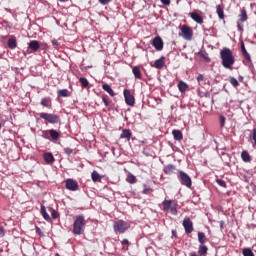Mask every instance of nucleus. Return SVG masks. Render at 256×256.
<instances>
[{
	"mask_svg": "<svg viewBox=\"0 0 256 256\" xmlns=\"http://www.w3.org/2000/svg\"><path fill=\"white\" fill-rule=\"evenodd\" d=\"M40 212H41V215L43 216L45 221H47V222L51 221V218H50L49 214H47V212H46L45 206H41Z\"/></svg>",
	"mask_w": 256,
	"mask_h": 256,
	"instance_id": "nucleus-29",
	"label": "nucleus"
},
{
	"mask_svg": "<svg viewBox=\"0 0 256 256\" xmlns=\"http://www.w3.org/2000/svg\"><path fill=\"white\" fill-rule=\"evenodd\" d=\"M183 227L185 229L186 234H191L194 231L193 222L186 216L183 220Z\"/></svg>",
	"mask_w": 256,
	"mask_h": 256,
	"instance_id": "nucleus-11",
	"label": "nucleus"
},
{
	"mask_svg": "<svg viewBox=\"0 0 256 256\" xmlns=\"http://www.w3.org/2000/svg\"><path fill=\"white\" fill-rule=\"evenodd\" d=\"M172 235H173L174 238H177V237H178L176 230H172Z\"/></svg>",
	"mask_w": 256,
	"mask_h": 256,
	"instance_id": "nucleus-53",
	"label": "nucleus"
},
{
	"mask_svg": "<svg viewBox=\"0 0 256 256\" xmlns=\"http://www.w3.org/2000/svg\"><path fill=\"white\" fill-rule=\"evenodd\" d=\"M197 81L199 83L203 82L204 81V75L200 74L198 77H197Z\"/></svg>",
	"mask_w": 256,
	"mask_h": 256,
	"instance_id": "nucleus-50",
	"label": "nucleus"
},
{
	"mask_svg": "<svg viewBox=\"0 0 256 256\" xmlns=\"http://www.w3.org/2000/svg\"><path fill=\"white\" fill-rule=\"evenodd\" d=\"M113 228L116 234H124L129 229V224L124 222V220H116Z\"/></svg>",
	"mask_w": 256,
	"mask_h": 256,
	"instance_id": "nucleus-6",
	"label": "nucleus"
},
{
	"mask_svg": "<svg viewBox=\"0 0 256 256\" xmlns=\"http://www.w3.org/2000/svg\"><path fill=\"white\" fill-rule=\"evenodd\" d=\"M39 117L47 121L49 124H61L60 116L54 113L41 112L39 113Z\"/></svg>",
	"mask_w": 256,
	"mask_h": 256,
	"instance_id": "nucleus-4",
	"label": "nucleus"
},
{
	"mask_svg": "<svg viewBox=\"0 0 256 256\" xmlns=\"http://www.w3.org/2000/svg\"><path fill=\"white\" fill-rule=\"evenodd\" d=\"M154 191L153 188L147 186V184H143V194L149 195Z\"/></svg>",
	"mask_w": 256,
	"mask_h": 256,
	"instance_id": "nucleus-36",
	"label": "nucleus"
},
{
	"mask_svg": "<svg viewBox=\"0 0 256 256\" xmlns=\"http://www.w3.org/2000/svg\"><path fill=\"white\" fill-rule=\"evenodd\" d=\"M164 64H165L164 57H162L155 61L153 67L160 70L163 68Z\"/></svg>",
	"mask_w": 256,
	"mask_h": 256,
	"instance_id": "nucleus-24",
	"label": "nucleus"
},
{
	"mask_svg": "<svg viewBox=\"0 0 256 256\" xmlns=\"http://www.w3.org/2000/svg\"><path fill=\"white\" fill-rule=\"evenodd\" d=\"M102 88L105 92H107L111 97L115 96V92L113 91V89L111 88V86L107 83L102 85Z\"/></svg>",
	"mask_w": 256,
	"mask_h": 256,
	"instance_id": "nucleus-23",
	"label": "nucleus"
},
{
	"mask_svg": "<svg viewBox=\"0 0 256 256\" xmlns=\"http://www.w3.org/2000/svg\"><path fill=\"white\" fill-rule=\"evenodd\" d=\"M252 139L254 141L253 147L256 149V128L253 129Z\"/></svg>",
	"mask_w": 256,
	"mask_h": 256,
	"instance_id": "nucleus-41",
	"label": "nucleus"
},
{
	"mask_svg": "<svg viewBox=\"0 0 256 256\" xmlns=\"http://www.w3.org/2000/svg\"><path fill=\"white\" fill-rule=\"evenodd\" d=\"M242 55H243V57L245 58L246 61H248L250 63L252 62L251 56L248 53V51L243 52Z\"/></svg>",
	"mask_w": 256,
	"mask_h": 256,
	"instance_id": "nucleus-39",
	"label": "nucleus"
},
{
	"mask_svg": "<svg viewBox=\"0 0 256 256\" xmlns=\"http://www.w3.org/2000/svg\"><path fill=\"white\" fill-rule=\"evenodd\" d=\"M188 85L184 82V81H180L178 84V89L181 93H185V91L187 90Z\"/></svg>",
	"mask_w": 256,
	"mask_h": 256,
	"instance_id": "nucleus-33",
	"label": "nucleus"
},
{
	"mask_svg": "<svg viewBox=\"0 0 256 256\" xmlns=\"http://www.w3.org/2000/svg\"><path fill=\"white\" fill-rule=\"evenodd\" d=\"M190 256H198V254H196V252H191Z\"/></svg>",
	"mask_w": 256,
	"mask_h": 256,
	"instance_id": "nucleus-54",
	"label": "nucleus"
},
{
	"mask_svg": "<svg viewBox=\"0 0 256 256\" xmlns=\"http://www.w3.org/2000/svg\"><path fill=\"white\" fill-rule=\"evenodd\" d=\"M85 225H86V222H85L84 216H77L73 224V233L75 235L83 234Z\"/></svg>",
	"mask_w": 256,
	"mask_h": 256,
	"instance_id": "nucleus-3",
	"label": "nucleus"
},
{
	"mask_svg": "<svg viewBox=\"0 0 256 256\" xmlns=\"http://www.w3.org/2000/svg\"><path fill=\"white\" fill-rule=\"evenodd\" d=\"M241 50H242V54L245 53V52H247L246 47H245V44H244L243 41L241 42Z\"/></svg>",
	"mask_w": 256,
	"mask_h": 256,
	"instance_id": "nucleus-49",
	"label": "nucleus"
},
{
	"mask_svg": "<svg viewBox=\"0 0 256 256\" xmlns=\"http://www.w3.org/2000/svg\"><path fill=\"white\" fill-rule=\"evenodd\" d=\"M176 170V166L174 164H168L164 167V173L167 175H171Z\"/></svg>",
	"mask_w": 256,
	"mask_h": 256,
	"instance_id": "nucleus-22",
	"label": "nucleus"
},
{
	"mask_svg": "<svg viewBox=\"0 0 256 256\" xmlns=\"http://www.w3.org/2000/svg\"><path fill=\"white\" fill-rule=\"evenodd\" d=\"M55 256H59V254H55Z\"/></svg>",
	"mask_w": 256,
	"mask_h": 256,
	"instance_id": "nucleus-57",
	"label": "nucleus"
},
{
	"mask_svg": "<svg viewBox=\"0 0 256 256\" xmlns=\"http://www.w3.org/2000/svg\"><path fill=\"white\" fill-rule=\"evenodd\" d=\"M163 205V211L165 213H168L170 211V213L173 216H177L178 215V202L177 200H171V199H164L162 202Z\"/></svg>",
	"mask_w": 256,
	"mask_h": 256,
	"instance_id": "nucleus-2",
	"label": "nucleus"
},
{
	"mask_svg": "<svg viewBox=\"0 0 256 256\" xmlns=\"http://www.w3.org/2000/svg\"><path fill=\"white\" fill-rule=\"evenodd\" d=\"M79 82H80L81 87H82L83 89H86V88L88 87V85H89V81H88L87 78H85V77H80V78H79Z\"/></svg>",
	"mask_w": 256,
	"mask_h": 256,
	"instance_id": "nucleus-34",
	"label": "nucleus"
},
{
	"mask_svg": "<svg viewBox=\"0 0 256 256\" xmlns=\"http://www.w3.org/2000/svg\"><path fill=\"white\" fill-rule=\"evenodd\" d=\"M58 97L59 98H67V97H69L68 89H60V90H58Z\"/></svg>",
	"mask_w": 256,
	"mask_h": 256,
	"instance_id": "nucleus-31",
	"label": "nucleus"
},
{
	"mask_svg": "<svg viewBox=\"0 0 256 256\" xmlns=\"http://www.w3.org/2000/svg\"><path fill=\"white\" fill-rule=\"evenodd\" d=\"M207 252H208L207 246H205V244H200V246L198 248V254L200 256H206Z\"/></svg>",
	"mask_w": 256,
	"mask_h": 256,
	"instance_id": "nucleus-25",
	"label": "nucleus"
},
{
	"mask_svg": "<svg viewBox=\"0 0 256 256\" xmlns=\"http://www.w3.org/2000/svg\"><path fill=\"white\" fill-rule=\"evenodd\" d=\"M7 46L11 50H14L17 47V40L15 36H11V38L8 39Z\"/></svg>",
	"mask_w": 256,
	"mask_h": 256,
	"instance_id": "nucleus-18",
	"label": "nucleus"
},
{
	"mask_svg": "<svg viewBox=\"0 0 256 256\" xmlns=\"http://www.w3.org/2000/svg\"><path fill=\"white\" fill-rule=\"evenodd\" d=\"M132 137V132L130 129H123L121 135H120V139H127L128 141H130Z\"/></svg>",
	"mask_w": 256,
	"mask_h": 256,
	"instance_id": "nucleus-19",
	"label": "nucleus"
},
{
	"mask_svg": "<svg viewBox=\"0 0 256 256\" xmlns=\"http://www.w3.org/2000/svg\"><path fill=\"white\" fill-rule=\"evenodd\" d=\"M244 256H255L254 252H252L251 248H244L243 250Z\"/></svg>",
	"mask_w": 256,
	"mask_h": 256,
	"instance_id": "nucleus-37",
	"label": "nucleus"
},
{
	"mask_svg": "<svg viewBox=\"0 0 256 256\" xmlns=\"http://www.w3.org/2000/svg\"><path fill=\"white\" fill-rule=\"evenodd\" d=\"M241 156H242V159L244 162L246 163H250L251 162V156L250 154L248 153V151L244 150L242 153H241Z\"/></svg>",
	"mask_w": 256,
	"mask_h": 256,
	"instance_id": "nucleus-30",
	"label": "nucleus"
},
{
	"mask_svg": "<svg viewBox=\"0 0 256 256\" xmlns=\"http://www.w3.org/2000/svg\"><path fill=\"white\" fill-rule=\"evenodd\" d=\"M132 73L135 76V79L142 80V73L139 66H134L132 69Z\"/></svg>",
	"mask_w": 256,
	"mask_h": 256,
	"instance_id": "nucleus-20",
	"label": "nucleus"
},
{
	"mask_svg": "<svg viewBox=\"0 0 256 256\" xmlns=\"http://www.w3.org/2000/svg\"><path fill=\"white\" fill-rule=\"evenodd\" d=\"M101 98H102V101H103L105 107L108 108L110 106V104L112 103L109 96L107 94H102Z\"/></svg>",
	"mask_w": 256,
	"mask_h": 256,
	"instance_id": "nucleus-27",
	"label": "nucleus"
},
{
	"mask_svg": "<svg viewBox=\"0 0 256 256\" xmlns=\"http://www.w3.org/2000/svg\"><path fill=\"white\" fill-rule=\"evenodd\" d=\"M121 244H122L123 246H129V245H130V242H129V240H127V238H124V240H122Z\"/></svg>",
	"mask_w": 256,
	"mask_h": 256,
	"instance_id": "nucleus-47",
	"label": "nucleus"
},
{
	"mask_svg": "<svg viewBox=\"0 0 256 256\" xmlns=\"http://www.w3.org/2000/svg\"><path fill=\"white\" fill-rule=\"evenodd\" d=\"M172 134L174 136V140H176V141H182L183 140V133L180 130L174 129L172 131Z\"/></svg>",
	"mask_w": 256,
	"mask_h": 256,
	"instance_id": "nucleus-21",
	"label": "nucleus"
},
{
	"mask_svg": "<svg viewBox=\"0 0 256 256\" xmlns=\"http://www.w3.org/2000/svg\"><path fill=\"white\" fill-rule=\"evenodd\" d=\"M43 159L45 160L46 164H53V162L55 161L54 156L51 152L44 153Z\"/></svg>",
	"mask_w": 256,
	"mask_h": 256,
	"instance_id": "nucleus-17",
	"label": "nucleus"
},
{
	"mask_svg": "<svg viewBox=\"0 0 256 256\" xmlns=\"http://www.w3.org/2000/svg\"><path fill=\"white\" fill-rule=\"evenodd\" d=\"M42 137L52 142H56L60 138V132L55 129H48L43 131Z\"/></svg>",
	"mask_w": 256,
	"mask_h": 256,
	"instance_id": "nucleus-7",
	"label": "nucleus"
},
{
	"mask_svg": "<svg viewBox=\"0 0 256 256\" xmlns=\"http://www.w3.org/2000/svg\"><path fill=\"white\" fill-rule=\"evenodd\" d=\"M40 104L44 107V108H48L51 109L52 108V101L50 97H43L41 99Z\"/></svg>",
	"mask_w": 256,
	"mask_h": 256,
	"instance_id": "nucleus-16",
	"label": "nucleus"
},
{
	"mask_svg": "<svg viewBox=\"0 0 256 256\" xmlns=\"http://www.w3.org/2000/svg\"><path fill=\"white\" fill-rule=\"evenodd\" d=\"M91 177L93 182H98L102 178L101 175L96 170L92 172Z\"/></svg>",
	"mask_w": 256,
	"mask_h": 256,
	"instance_id": "nucleus-35",
	"label": "nucleus"
},
{
	"mask_svg": "<svg viewBox=\"0 0 256 256\" xmlns=\"http://www.w3.org/2000/svg\"><path fill=\"white\" fill-rule=\"evenodd\" d=\"M247 20H248L247 11L245 8H243L241 10V14L239 15V20L237 21V28L239 32L242 33L244 31L243 23L246 22Z\"/></svg>",
	"mask_w": 256,
	"mask_h": 256,
	"instance_id": "nucleus-9",
	"label": "nucleus"
},
{
	"mask_svg": "<svg viewBox=\"0 0 256 256\" xmlns=\"http://www.w3.org/2000/svg\"><path fill=\"white\" fill-rule=\"evenodd\" d=\"M69 0H59V2H62V3H64V2H68Z\"/></svg>",
	"mask_w": 256,
	"mask_h": 256,
	"instance_id": "nucleus-55",
	"label": "nucleus"
},
{
	"mask_svg": "<svg viewBox=\"0 0 256 256\" xmlns=\"http://www.w3.org/2000/svg\"><path fill=\"white\" fill-rule=\"evenodd\" d=\"M59 216L58 212H56V210H53V208H51V217L55 220L57 219Z\"/></svg>",
	"mask_w": 256,
	"mask_h": 256,
	"instance_id": "nucleus-43",
	"label": "nucleus"
},
{
	"mask_svg": "<svg viewBox=\"0 0 256 256\" xmlns=\"http://www.w3.org/2000/svg\"><path fill=\"white\" fill-rule=\"evenodd\" d=\"M230 84L235 88L239 86V82L235 77H230Z\"/></svg>",
	"mask_w": 256,
	"mask_h": 256,
	"instance_id": "nucleus-38",
	"label": "nucleus"
},
{
	"mask_svg": "<svg viewBox=\"0 0 256 256\" xmlns=\"http://www.w3.org/2000/svg\"><path fill=\"white\" fill-rule=\"evenodd\" d=\"M40 48V43L39 41L37 40H31L29 43H28V48H27V52L28 54H31V53H35L39 50Z\"/></svg>",
	"mask_w": 256,
	"mask_h": 256,
	"instance_id": "nucleus-12",
	"label": "nucleus"
},
{
	"mask_svg": "<svg viewBox=\"0 0 256 256\" xmlns=\"http://www.w3.org/2000/svg\"><path fill=\"white\" fill-rule=\"evenodd\" d=\"M220 58L222 66L225 69L233 70V65L235 64L236 59L230 48L224 47L220 52Z\"/></svg>",
	"mask_w": 256,
	"mask_h": 256,
	"instance_id": "nucleus-1",
	"label": "nucleus"
},
{
	"mask_svg": "<svg viewBox=\"0 0 256 256\" xmlns=\"http://www.w3.org/2000/svg\"><path fill=\"white\" fill-rule=\"evenodd\" d=\"M217 14H218L220 20H224V18H225L224 7L220 4L217 5Z\"/></svg>",
	"mask_w": 256,
	"mask_h": 256,
	"instance_id": "nucleus-26",
	"label": "nucleus"
},
{
	"mask_svg": "<svg viewBox=\"0 0 256 256\" xmlns=\"http://www.w3.org/2000/svg\"><path fill=\"white\" fill-rule=\"evenodd\" d=\"M1 127H2V126H1V123H0V130H1Z\"/></svg>",
	"mask_w": 256,
	"mask_h": 256,
	"instance_id": "nucleus-56",
	"label": "nucleus"
},
{
	"mask_svg": "<svg viewBox=\"0 0 256 256\" xmlns=\"http://www.w3.org/2000/svg\"><path fill=\"white\" fill-rule=\"evenodd\" d=\"M164 6H170L171 1L170 0H160Z\"/></svg>",
	"mask_w": 256,
	"mask_h": 256,
	"instance_id": "nucleus-48",
	"label": "nucleus"
},
{
	"mask_svg": "<svg viewBox=\"0 0 256 256\" xmlns=\"http://www.w3.org/2000/svg\"><path fill=\"white\" fill-rule=\"evenodd\" d=\"M178 179H179V181L181 182V184L183 186H186L187 188H191L192 187V179L184 171H182V170L179 171Z\"/></svg>",
	"mask_w": 256,
	"mask_h": 256,
	"instance_id": "nucleus-8",
	"label": "nucleus"
},
{
	"mask_svg": "<svg viewBox=\"0 0 256 256\" xmlns=\"http://www.w3.org/2000/svg\"><path fill=\"white\" fill-rule=\"evenodd\" d=\"M198 241L201 245H205V243L208 241L204 232H198Z\"/></svg>",
	"mask_w": 256,
	"mask_h": 256,
	"instance_id": "nucleus-28",
	"label": "nucleus"
},
{
	"mask_svg": "<svg viewBox=\"0 0 256 256\" xmlns=\"http://www.w3.org/2000/svg\"><path fill=\"white\" fill-rule=\"evenodd\" d=\"M152 46H153L157 51H162V50H163L164 43H163V40L161 39L160 36H156V37L153 39Z\"/></svg>",
	"mask_w": 256,
	"mask_h": 256,
	"instance_id": "nucleus-14",
	"label": "nucleus"
},
{
	"mask_svg": "<svg viewBox=\"0 0 256 256\" xmlns=\"http://www.w3.org/2000/svg\"><path fill=\"white\" fill-rule=\"evenodd\" d=\"M36 233L38 234V235H42V230H40L38 227L36 228Z\"/></svg>",
	"mask_w": 256,
	"mask_h": 256,
	"instance_id": "nucleus-52",
	"label": "nucleus"
},
{
	"mask_svg": "<svg viewBox=\"0 0 256 256\" xmlns=\"http://www.w3.org/2000/svg\"><path fill=\"white\" fill-rule=\"evenodd\" d=\"M126 181L129 184H135L137 179H136L135 175H133L131 172H129L128 175H127Z\"/></svg>",
	"mask_w": 256,
	"mask_h": 256,
	"instance_id": "nucleus-32",
	"label": "nucleus"
},
{
	"mask_svg": "<svg viewBox=\"0 0 256 256\" xmlns=\"http://www.w3.org/2000/svg\"><path fill=\"white\" fill-rule=\"evenodd\" d=\"M179 36L186 41H191L193 38V29L188 25H182L180 28Z\"/></svg>",
	"mask_w": 256,
	"mask_h": 256,
	"instance_id": "nucleus-5",
	"label": "nucleus"
},
{
	"mask_svg": "<svg viewBox=\"0 0 256 256\" xmlns=\"http://www.w3.org/2000/svg\"><path fill=\"white\" fill-rule=\"evenodd\" d=\"M111 2H112V0H99V3H100L101 5H103V6L108 5V4L111 3Z\"/></svg>",
	"mask_w": 256,
	"mask_h": 256,
	"instance_id": "nucleus-45",
	"label": "nucleus"
},
{
	"mask_svg": "<svg viewBox=\"0 0 256 256\" xmlns=\"http://www.w3.org/2000/svg\"><path fill=\"white\" fill-rule=\"evenodd\" d=\"M52 45H53L54 47H58V46H59V42H58L56 39H53V40H52Z\"/></svg>",
	"mask_w": 256,
	"mask_h": 256,
	"instance_id": "nucleus-51",
	"label": "nucleus"
},
{
	"mask_svg": "<svg viewBox=\"0 0 256 256\" xmlns=\"http://www.w3.org/2000/svg\"><path fill=\"white\" fill-rule=\"evenodd\" d=\"M124 97H125V103L130 106L133 107L135 104V98L134 96L130 93V90L128 89H124L123 91Z\"/></svg>",
	"mask_w": 256,
	"mask_h": 256,
	"instance_id": "nucleus-10",
	"label": "nucleus"
},
{
	"mask_svg": "<svg viewBox=\"0 0 256 256\" xmlns=\"http://www.w3.org/2000/svg\"><path fill=\"white\" fill-rule=\"evenodd\" d=\"M0 236H5V228L3 227V224H0Z\"/></svg>",
	"mask_w": 256,
	"mask_h": 256,
	"instance_id": "nucleus-46",
	"label": "nucleus"
},
{
	"mask_svg": "<svg viewBox=\"0 0 256 256\" xmlns=\"http://www.w3.org/2000/svg\"><path fill=\"white\" fill-rule=\"evenodd\" d=\"M190 17L197 24H199V25L203 24V17L200 14H198L197 12H195V11L191 12Z\"/></svg>",
	"mask_w": 256,
	"mask_h": 256,
	"instance_id": "nucleus-15",
	"label": "nucleus"
},
{
	"mask_svg": "<svg viewBox=\"0 0 256 256\" xmlns=\"http://www.w3.org/2000/svg\"><path fill=\"white\" fill-rule=\"evenodd\" d=\"M216 181H217V184H218L219 186H221V187H223V188H226V187H227L225 180H223V179H217Z\"/></svg>",
	"mask_w": 256,
	"mask_h": 256,
	"instance_id": "nucleus-40",
	"label": "nucleus"
},
{
	"mask_svg": "<svg viewBox=\"0 0 256 256\" xmlns=\"http://www.w3.org/2000/svg\"><path fill=\"white\" fill-rule=\"evenodd\" d=\"M64 152H65L66 155L69 156V155H71L73 153V149L70 148V147H65L64 148Z\"/></svg>",
	"mask_w": 256,
	"mask_h": 256,
	"instance_id": "nucleus-44",
	"label": "nucleus"
},
{
	"mask_svg": "<svg viewBox=\"0 0 256 256\" xmlns=\"http://www.w3.org/2000/svg\"><path fill=\"white\" fill-rule=\"evenodd\" d=\"M225 123H226V118H225V116L221 115L220 116V126H221V128H223L225 126Z\"/></svg>",
	"mask_w": 256,
	"mask_h": 256,
	"instance_id": "nucleus-42",
	"label": "nucleus"
},
{
	"mask_svg": "<svg viewBox=\"0 0 256 256\" xmlns=\"http://www.w3.org/2000/svg\"><path fill=\"white\" fill-rule=\"evenodd\" d=\"M221 228H223V224L221 225Z\"/></svg>",
	"mask_w": 256,
	"mask_h": 256,
	"instance_id": "nucleus-58",
	"label": "nucleus"
},
{
	"mask_svg": "<svg viewBox=\"0 0 256 256\" xmlns=\"http://www.w3.org/2000/svg\"><path fill=\"white\" fill-rule=\"evenodd\" d=\"M79 188L78 182L72 178L66 180V189L69 191H77Z\"/></svg>",
	"mask_w": 256,
	"mask_h": 256,
	"instance_id": "nucleus-13",
	"label": "nucleus"
}]
</instances>
